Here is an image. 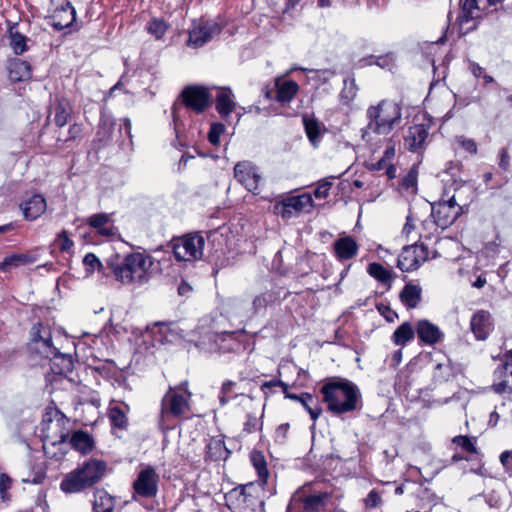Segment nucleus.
I'll return each instance as SVG.
<instances>
[{
	"mask_svg": "<svg viewBox=\"0 0 512 512\" xmlns=\"http://www.w3.org/2000/svg\"><path fill=\"white\" fill-rule=\"evenodd\" d=\"M331 182L329 181H321L317 188L314 191V195L318 199H324L329 195V190L331 188Z\"/></svg>",
	"mask_w": 512,
	"mask_h": 512,
	"instance_id": "53",
	"label": "nucleus"
},
{
	"mask_svg": "<svg viewBox=\"0 0 512 512\" xmlns=\"http://www.w3.org/2000/svg\"><path fill=\"white\" fill-rule=\"evenodd\" d=\"M274 213L281 216L283 219L288 220L294 216L291 208L287 206L286 199L277 202L273 207Z\"/></svg>",
	"mask_w": 512,
	"mask_h": 512,
	"instance_id": "43",
	"label": "nucleus"
},
{
	"mask_svg": "<svg viewBox=\"0 0 512 512\" xmlns=\"http://www.w3.org/2000/svg\"><path fill=\"white\" fill-rule=\"evenodd\" d=\"M462 213V207L456 203L455 196L440 200L432 205V216L437 226L445 229L452 225Z\"/></svg>",
	"mask_w": 512,
	"mask_h": 512,
	"instance_id": "11",
	"label": "nucleus"
},
{
	"mask_svg": "<svg viewBox=\"0 0 512 512\" xmlns=\"http://www.w3.org/2000/svg\"><path fill=\"white\" fill-rule=\"evenodd\" d=\"M366 115L368 124L363 130L362 138L369 140L370 133L388 135L402 119L401 107L398 103L382 100L377 105L370 106Z\"/></svg>",
	"mask_w": 512,
	"mask_h": 512,
	"instance_id": "4",
	"label": "nucleus"
},
{
	"mask_svg": "<svg viewBox=\"0 0 512 512\" xmlns=\"http://www.w3.org/2000/svg\"><path fill=\"white\" fill-rule=\"evenodd\" d=\"M470 71L477 78L483 75V68L477 63L470 64Z\"/></svg>",
	"mask_w": 512,
	"mask_h": 512,
	"instance_id": "62",
	"label": "nucleus"
},
{
	"mask_svg": "<svg viewBox=\"0 0 512 512\" xmlns=\"http://www.w3.org/2000/svg\"><path fill=\"white\" fill-rule=\"evenodd\" d=\"M268 298L265 294L258 295L253 300V310L254 312H258L260 309L266 307L268 303Z\"/></svg>",
	"mask_w": 512,
	"mask_h": 512,
	"instance_id": "55",
	"label": "nucleus"
},
{
	"mask_svg": "<svg viewBox=\"0 0 512 512\" xmlns=\"http://www.w3.org/2000/svg\"><path fill=\"white\" fill-rule=\"evenodd\" d=\"M476 0H464L462 5V12L465 18H474V10H477Z\"/></svg>",
	"mask_w": 512,
	"mask_h": 512,
	"instance_id": "52",
	"label": "nucleus"
},
{
	"mask_svg": "<svg viewBox=\"0 0 512 512\" xmlns=\"http://www.w3.org/2000/svg\"><path fill=\"white\" fill-rule=\"evenodd\" d=\"M33 349L44 358L56 357L59 353L51 340L50 330L41 323L35 324L31 329Z\"/></svg>",
	"mask_w": 512,
	"mask_h": 512,
	"instance_id": "13",
	"label": "nucleus"
},
{
	"mask_svg": "<svg viewBox=\"0 0 512 512\" xmlns=\"http://www.w3.org/2000/svg\"><path fill=\"white\" fill-rule=\"evenodd\" d=\"M303 407L308 411L313 421H316L322 410L318 406L317 401L314 399V397L309 393H303L300 395V401H299Z\"/></svg>",
	"mask_w": 512,
	"mask_h": 512,
	"instance_id": "34",
	"label": "nucleus"
},
{
	"mask_svg": "<svg viewBox=\"0 0 512 512\" xmlns=\"http://www.w3.org/2000/svg\"><path fill=\"white\" fill-rule=\"evenodd\" d=\"M494 324L491 314L485 310L476 311L470 320V329L478 341H484L493 331Z\"/></svg>",
	"mask_w": 512,
	"mask_h": 512,
	"instance_id": "16",
	"label": "nucleus"
},
{
	"mask_svg": "<svg viewBox=\"0 0 512 512\" xmlns=\"http://www.w3.org/2000/svg\"><path fill=\"white\" fill-rule=\"evenodd\" d=\"M224 132V125L220 123L212 124L208 133V139L211 144L218 145L220 141V135Z\"/></svg>",
	"mask_w": 512,
	"mask_h": 512,
	"instance_id": "46",
	"label": "nucleus"
},
{
	"mask_svg": "<svg viewBox=\"0 0 512 512\" xmlns=\"http://www.w3.org/2000/svg\"><path fill=\"white\" fill-rule=\"evenodd\" d=\"M422 289L419 285L407 284L400 293L401 301L409 308H415L421 301Z\"/></svg>",
	"mask_w": 512,
	"mask_h": 512,
	"instance_id": "28",
	"label": "nucleus"
},
{
	"mask_svg": "<svg viewBox=\"0 0 512 512\" xmlns=\"http://www.w3.org/2000/svg\"><path fill=\"white\" fill-rule=\"evenodd\" d=\"M37 260V256L34 253H15L9 256H6L0 262V271L7 272L13 268H18L21 266H26L34 263Z\"/></svg>",
	"mask_w": 512,
	"mask_h": 512,
	"instance_id": "21",
	"label": "nucleus"
},
{
	"mask_svg": "<svg viewBox=\"0 0 512 512\" xmlns=\"http://www.w3.org/2000/svg\"><path fill=\"white\" fill-rule=\"evenodd\" d=\"M451 373V368L448 364L438 363L435 367L434 377L438 380H446Z\"/></svg>",
	"mask_w": 512,
	"mask_h": 512,
	"instance_id": "50",
	"label": "nucleus"
},
{
	"mask_svg": "<svg viewBox=\"0 0 512 512\" xmlns=\"http://www.w3.org/2000/svg\"><path fill=\"white\" fill-rule=\"evenodd\" d=\"M429 259L428 248L424 244L405 246L397 260V267L403 272L417 270Z\"/></svg>",
	"mask_w": 512,
	"mask_h": 512,
	"instance_id": "9",
	"label": "nucleus"
},
{
	"mask_svg": "<svg viewBox=\"0 0 512 512\" xmlns=\"http://www.w3.org/2000/svg\"><path fill=\"white\" fill-rule=\"evenodd\" d=\"M285 199L287 201V206L291 208L294 215H298L303 212H310L314 206L311 195L307 193L290 196Z\"/></svg>",
	"mask_w": 512,
	"mask_h": 512,
	"instance_id": "26",
	"label": "nucleus"
},
{
	"mask_svg": "<svg viewBox=\"0 0 512 512\" xmlns=\"http://www.w3.org/2000/svg\"><path fill=\"white\" fill-rule=\"evenodd\" d=\"M259 494L260 489L250 483L232 489L226 494L225 500L232 512H261L263 501Z\"/></svg>",
	"mask_w": 512,
	"mask_h": 512,
	"instance_id": "6",
	"label": "nucleus"
},
{
	"mask_svg": "<svg viewBox=\"0 0 512 512\" xmlns=\"http://www.w3.org/2000/svg\"><path fill=\"white\" fill-rule=\"evenodd\" d=\"M234 177L248 191L258 193L261 175L253 163L249 161L238 162L234 167Z\"/></svg>",
	"mask_w": 512,
	"mask_h": 512,
	"instance_id": "14",
	"label": "nucleus"
},
{
	"mask_svg": "<svg viewBox=\"0 0 512 512\" xmlns=\"http://www.w3.org/2000/svg\"><path fill=\"white\" fill-rule=\"evenodd\" d=\"M428 137V129L425 125H414L410 127L406 137V143L411 151H416L422 148L425 140Z\"/></svg>",
	"mask_w": 512,
	"mask_h": 512,
	"instance_id": "25",
	"label": "nucleus"
},
{
	"mask_svg": "<svg viewBox=\"0 0 512 512\" xmlns=\"http://www.w3.org/2000/svg\"><path fill=\"white\" fill-rule=\"evenodd\" d=\"M46 437L52 439V444H64L69 440L71 447L80 452L87 454L94 448V440L88 432L77 430L69 438L66 425L69 419L58 409H51L44 415Z\"/></svg>",
	"mask_w": 512,
	"mask_h": 512,
	"instance_id": "2",
	"label": "nucleus"
},
{
	"mask_svg": "<svg viewBox=\"0 0 512 512\" xmlns=\"http://www.w3.org/2000/svg\"><path fill=\"white\" fill-rule=\"evenodd\" d=\"M252 460H253L254 466L258 472V475L261 478L267 477L268 471H267L266 464H265L263 457L259 454L254 455L252 457Z\"/></svg>",
	"mask_w": 512,
	"mask_h": 512,
	"instance_id": "51",
	"label": "nucleus"
},
{
	"mask_svg": "<svg viewBox=\"0 0 512 512\" xmlns=\"http://www.w3.org/2000/svg\"><path fill=\"white\" fill-rule=\"evenodd\" d=\"M110 221L108 214L100 213L90 216L87 223L94 229H97L103 235H111L112 229L106 228L105 226Z\"/></svg>",
	"mask_w": 512,
	"mask_h": 512,
	"instance_id": "33",
	"label": "nucleus"
},
{
	"mask_svg": "<svg viewBox=\"0 0 512 512\" xmlns=\"http://www.w3.org/2000/svg\"><path fill=\"white\" fill-rule=\"evenodd\" d=\"M415 332L417 333L419 340L427 345L437 343L442 337V333L438 326L426 319L417 322Z\"/></svg>",
	"mask_w": 512,
	"mask_h": 512,
	"instance_id": "18",
	"label": "nucleus"
},
{
	"mask_svg": "<svg viewBox=\"0 0 512 512\" xmlns=\"http://www.w3.org/2000/svg\"><path fill=\"white\" fill-rule=\"evenodd\" d=\"M105 471L104 461L91 459L67 474L61 481L60 488L65 493H79L97 483Z\"/></svg>",
	"mask_w": 512,
	"mask_h": 512,
	"instance_id": "5",
	"label": "nucleus"
},
{
	"mask_svg": "<svg viewBox=\"0 0 512 512\" xmlns=\"http://www.w3.org/2000/svg\"><path fill=\"white\" fill-rule=\"evenodd\" d=\"M222 28L214 21L194 20L189 29V38L187 45L193 48H199L220 34Z\"/></svg>",
	"mask_w": 512,
	"mask_h": 512,
	"instance_id": "10",
	"label": "nucleus"
},
{
	"mask_svg": "<svg viewBox=\"0 0 512 512\" xmlns=\"http://www.w3.org/2000/svg\"><path fill=\"white\" fill-rule=\"evenodd\" d=\"M456 142L470 154H476L478 151L477 144L473 139L467 138L465 136H458L456 138Z\"/></svg>",
	"mask_w": 512,
	"mask_h": 512,
	"instance_id": "45",
	"label": "nucleus"
},
{
	"mask_svg": "<svg viewBox=\"0 0 512 512\" xmlns=\"http://www.w3.org/2000/svg\"><path fill=\"white\" fill-rule=\"evenodd\" d=\"M392 57L391 55H385V56H380L376 59L375 61V64L384 68V67H388L390 65V63L392 62Z\"/></svg>",
	"mask_w": 512,
	"mask_h": 512,
	"instance_id": "59",
	"label": "nucleus"
},
{
	"mask_svg": "<svg viewBox=\"0 0 512 512\" xmlns=\"http://www.w3.org/2000/svg\"><path fill=\"white\" fill-rule=\"evenodd\" d=\"M108 416H109L111 424L114 427H117L119 429H124L127 427L128 419L126 416V412L123 411L120 407H118V406L110 407Z\"/></svg>",
	"mask_w": 512,
	"mask_h": 512,
	"instance_id": "35",
	"label": "nucleus"
},
{
	"mask_svg": "<svg viewBox=\"0 0 512 512\" xmlns=\"http://www.w3.org/2000/svg\"><path fill=\"white\" fill-rule=\"evenodd\" d=\"M10 47L15 54L21 55L27 50V38L18 31L17 25L9 28Z\"/></svg>",
	"mask_w": 512,
	"mask_h": 512,
	"instance_id": "31",
	"label": "nucleus"
},
{
	"mask_svg": "<svg viewBox=\"0 0 512 512\" xmlns=\"http://www.w3.org/2000/svg\"><path fill=\"white\" fill-rule=\"evenodd\" d=\"M46 200L41 194H35L22 206L26 219L35 220L46 211Z\"/></svg>",
	"mask_w": 512,
	"mask_h": 512,
	"instance_id": "22",
	"label": "nucleus"
},
{
	"mask_svg": "<svg viewBox=\"0 0 512 512\" xmlns=\"http://www.w3.org/2000/svg\"><path fill=\"white\" fill-rule=\"evenodd\" d=\"M115 506L114 498L103 489L96 490L94 493V512L113 511Z\"/></svg>",
	"mask_w": 512,
	"mask_h": 512,
	"instance_id": "29",
	"label": "nucleus"
},
{
	"mask_svg": "<svg viewBox=\"0 0 512 512\" xmlns=\"http://www.w3.org/2000/svg\"><path fill=\"white\" fill-rule=\"evenodd\" d=\"M289 428H290V426L288 423L281 424L277 427L276 432H275V439L277 442H279V443L285 442V440L287 439Z\"/></svg>",
	"mask_w": 512,
	"mask_h": 512,
	"instance_id": "54",
	"label": "nucleus"
},
{
	"mask_svg": "<svg viewBox=\"0 0 512 512\" xmlns=\"http://www.w3.org/2000/svg\"><path fill=\"white\" fill-rule=\"evenodd\" d=\"M70 116V109L67 102L60 101L55 107V123L59 127L67 124Z\"/></svg>",
	"mask_w": 512,
	"mask_h": 512,
	"instance_id": "37",
	"label": "nucleus"
},
{
	"mask_svg": "<svg viewBox=\"0 0 512 512\" xmlns=\"http://www.w3.org/2000/svg\"><path fill=\"white\" fill-rule=\"evenodd\" d=\"M153 260L149 255L134 252L126 255L121 261L118 257L106 262L107 275L111 274L122 284H144L149 281Z\"/></svg>",
	"mask_w": 512,
	"mask_h": 512,
	"instance_id": "1",
	"label": "nucleus"
},
{
	"mask_svg": "<svg viewBox=\"0 0 512 512\" xmlns=\"http://www.w3.org/2000/svg\"><path fill=\"white\" fill-rule=\"evenodd\" d=\"M500 462L503 465L506 473L512 477V449L506 450L500 455Z\"/></svg>",
	"mask_w": 512,
	"mask_h": 512,
	"instance_id": "49",
	"label": "nucleus"
},
{
	"mask_svg": "<svg viewBox=\"0 0 512 512\" xmlns=\"http://www.w3.org/2000/svg\"><path fill=\"white\" fill-rule=\"evenodd\" d=\"M236 386V383L234 381H226L223 383L221 387V395L219 397L220 402L222 405H225L229 399L232 397L231 393L233 392V388Z\"/></svg>",
	"mask_w": 512,
	"mask_h": 512,
	"instance_id": "47",
	"label": "nucleus"
},
{
	"mask_svg": "<svg viewBox=\"0 0 512 512\" xmlns=\"http://www.w3.org/2000/svg\"><path fill=\"white\" fill-rule=\"evenodd\" d=\"M415 329L409 322L402 323L393 333L392 341L395 345L404 347L408 342L413 340Z\"/></svg>",
	"mask_w": 512,
	"mask_h": 512,
	"instance_id": "30",
	"label": "nucleus"
},
{
	"mask_svg": "<svg viewBox=\"0 0 512 512\" xmlns=\"http://www.w3.org/2000/svg\"><path fill=\"white\" fill-rule=\"evenodd\" d=\"M334 251L339 260H350L358 253V244L351 236H344L337 239L334 244Z\"/></svg>",
	"mask_w": 512,
	"mask_h": 512,
	"instance_id": "19",
	"label": "nucleus"
},
{
	"mask_svg": "<svg viewBox=\"0 0 512 512\" xmlns=\"http://www.w3.org/2000/svg\"><path fill=\"white\" fill-rule=\"evenodd\" d=\"M276 100L281 105H286L292 101L299 90L298 84L293 80H275Z\"/></svg>",
	"mask_w": 512,
	"mask_h": 512,
	"instance_id": "20",
	"label": "nucleus"
},
{
	"mask_svg": "<svg viewBox=\"0 0 512 512\" xmlns=\"http://www.w3.org/2000/svg\"><path fill=\"white\" fill-rule=\"evenodd\" d=\"M334 72L329 69L311 70L309 79L314 80L318 85L327 83L333 76Z\"/></svg>",
	"mask_w": 512,
	"mask_h": 512,
	"instance_id": "38",
	"label": "nucleus"
},
{
	"mask_svg": "<svg viewBox=\"0 0 512 512\" xmlns=\"http://www.w3.org/2000/svg\"><path fill=\"white\" fill-rule=\"evenodd\" d=\"M416 183V178L415 176L409 174L407 177L404 178L403 180V186L405 188H410V187H413Z\"/></svg>",
	"mask_w": 512,
	"mask_h": 512,
	"instance_id": "63",
	"label": "nucleus"
},
{
	"mask_svg": "<svg viewBox=\"0 0 512 512\" xmlns=\"http://www.w3.org/2000/svg\"><path fill=\"white\" fill-rule=\"evenodd\" d=\"M262 423L260 421V418H258L255 415L248 414L247 420L244 423L243 431L247 434L254 433L257 430L261 429Z\"/></svg>",
	"mask_w": 512,
	"mask_h": 512,
	"instance_id": "44",
	"label": "nucleus"
},
{
	"mask_svg": "<svg viewBox=\"0 0 512 512\" xmlns=\"http://www.w3.org/2000/svg\"><path fill=\"white\" fill-rule=\"evenodd\" d=\"M83 263L86 266L87 271L90 273L95 270L101 271L104 268L99 258L93 253L86 254L83 259Z\"/></svg>",
	"mask_w": 512,
	"mask_h": 512,
	"instance_id": "39",
	"label": "nucleus"
},
{
	"mask_svg": "<svg viewBox=\"0 0 512 512\" xmlns=\"http://www.w3.org/2000/svg\"><path fill=\"white\" fill-rule=\"evenodd\" d=\"M273 386H280L283 388L284 392H286L287 388H288V385L286 383H284L283 381L281 380H273V381H269V382H264L261 386L262 390H264L265 388H270V387H273Z\"/></svg>",
	"mask_w": 512,
	"mask_h": 512,
	"instance_id": "58",
	"label": "nucleus"
},
{
	"mask_svg": "<svg viewBox=\"0 0 512 512\" xmlns=\"http://www.w3.org/2000/svg\"><path fill=\"white\" fill-rule=\"evenodd\" d=\"M236 103L234 101V95L230 88H221L216 97V110L221 117L226 118L235 109Z\"/></svg>",
	"mask_w": 512,
	"mask_h": 512,
	"instance_id": "23",
	"label": "nucleus"
},
{
	"mask_svg": "<svg viewBox=\"0 0 512 512\" xmlns=\"http://www.w3.org/2000/svg\"><path fill=\"white\" fill-rule=\"evenodd\" d=\"M367 508H376L382 503L381 495L376 490H371L364 499Z\"/></svg>",
	"mask_w": 512,
	"mask_h": 512,
	"instance_id": "48",
	"label": "nucleus"
},
{
	"mask_svg": "<svg viewBox=\"0 0 512 512\" xmlns=\"http://www.w3.org/2000/svg\"><path fill=\"white\" fill-rule=\"evenodd\" d=\"M191 393L183 395L173 387L162 398L159 424L162 429L168 428L171 419L181 418L190 412Z\"/></svg>",
	"mask_w": 512,
	"mask_h": 512,
	"instance_id": "7",
	"label": "nucleus"
},
{
	"mask_svg": "<svg viewBox=\"0 0 512 512\" xmlns=\"http://www.w3.org/2000/svg\"><path fill=\"white\" fill-rule=\"evenodd\" d=\"M205 241L200 235H187L174 242L173 252L179 261L200 259L203 255Z\"/></svg>",
	"mask_w": 512,
	"mask_h": 512,
	"instance_id": "8",
	"label": "nucleus"
},
{
	"mask_svg": "<svg viewBox=\"0 0 512 512\" xmlns=\"http://www.w3.org/2000/svg\"><path fill=\"white\" fill-rule=\"evenodd\" d=\"M304 126L306 134L311 141V143L314 146H317V143L319 142L321 133H320V126L317 120L313 118H306L304 117Z\"/></svg>",
	"mask_w": 512,
	"mask_h": 512,
	"instance_id": "36",
	"label": "nucleus"
},
{
	"mask_svg": "<svg viewBox=\"0 0 512 512\" xmlns=\"http://www.w3.org/2000/svg\"><path fill=\"white\" fill-rule=\"evenodd\" d=\"M499 418H500V416L496 411L491 412L490 418L488 421L489 426L495 427L499 421Z\"/></svg>",
	"mask_w": 512,
	"mask_h": 512,
	"instance_id": "64",
	"label": "nucleus"
},
{
	"mask_svg": "<svg viewBox=\"0 0 512 512\" xmlns=\"http://www.w3.org/2000/svg\"><path fill=\"white\" fill-rule=\"evenodd\" d=\"M453 443L460 446L464 451L474 454L477 453L475 444L471 441L468 436H456L453 438Z\"/></svg>",
	"mask_w": 512,
	"mask_h": 512,
	"instance_id": "40",
	"label": "nucleus"
},
{
	"mask_svg": "<svg viewBox=\"0 0 512 512\" xmlns=\"http://www.w3.org/2000/svg\"><path fill=\"white\" fill-rule=\"evenodd\" d=\"M191 291L192 287L186 282H182L178 287V293L181 296H187Z\"/></svg>",
	"mask_w": 512,
	"mask_h": 512,
	"instance_id": "61",
	"label": "nucleus"
},
{
	"mask_svg": "<svg viewBox=\"0 0 512 512\" xmlns=\"http://www.w3.org/2000/svg\"><path fill=\"white\" fill-rule=\"evenodd\" d=\"M367 271L373 278L382 284L390 285L393 281L392 273L380 263L374 262L369 264Z\"/></svg>",
	"mask_w": 512,
	"mask_h": 512,
	"instance_id": "32",
	"label": "nucleus"
},
{
	"mask_svg": "<svg viewBox=\"0 0 512 512\" xmlns=\"http://www.w3.org/2000/svg\"><path fill=\"white\" fill-rule=\"evenodd\" d=\"M81 131H82V129H81V127L79 125H77V124L72 125L69 128V135L70 136H69V138L66 141L72 140V139H76L80 135Z\"/></svg>",
	"mask_w": 512,
	"mask_h": 512,
	"instance_id": "60",
	"label": "nucleus"
},
{
	"mask_svg": "<svg viewBox=\"0 0 512 512\" xmlns=\"http://www.w3.org/2000/svg\"><path fill=\"white\" fill-rule=\"evenodd\" d=\"M75 19L76 11L74 7L69 1L61 0L50 16V23L55 29L62 30L71 26Z\"/></svg>",
	"mask_w": 512,
	"mask_h": 512,
	"instance_id": "17",
	"label": "nucleus"
},
{
	"mask_svg": "<svg viewBox=\"0 0 512 512\" xmlns=\"http://www.w3.org/2000/svg\"><path fill=\"white\" fill-rule=\"evenodd\" d=\"M55 245H57L62 252H70L74 243L68 237L67 232L63 230L57 235V238L55 239Z\"/></svg>",
	"mask_w": 512,
	"mask_h": 512,
	"instance_id": "41",
	"label": "nucleus"
},
{
	"mask_svg": "<svg viewBox=\"0 0 512 512\" xmlns=\"http://www.w3.org/2000/svg\"><path fill=\"white\" fill-rule=\"evenodd\" d=\"M167 30V25L158 19H153L148 24V31L153 34L157 39L162 38Z\"/></svg>",
	"mask_w": 512,
	"mask_h": 512,
	"instance_id": "42",
	"label": "nucleus"
},
{
	"mask_svg": "<svg viewBox=\"0 0 512 512\" xmlns=\"http://www.w3.org/2000/svg\"><path fill=\"white\" fill-rule=\"evenodd\" d=\"M414 229H415L414 219L411 215H408L406 218V223L402 230V234L408 238Z\"/></svg>",
	"mask_w": 512,
	"mask_h": 512,
	"instance_id": "57",
	"label": "nucleus"
},
{
	"mask_svg": "<svg viewBox=\"0 0 512 512\" xmlns=\"http://www.w3.org/2000/svg\"><path fill=\"white\" fill-rule=\"evenodd\" d=\"M509 160H510V157H509L507 149H505V148L501 149V151L499 153V166L504 171H507L509 168Z\"/></svg>",
	"mask_w": 512,
	"mask_h": 512,
	"instance_id": "56",
	"label": "nucleus"
},
{
	"mask_svg": "<svg viewBox=\"0 0 512 512\" xmlns=\"http://www.w3.org/2000/svg\"><path fill=\"white\" fill-rule=\"evenodd\" d=\"M135 492L144 498H151L158 491V475L151 466L143 468L133 483Z\"/></svg>",
	"mask_w": 512,
	"mask_h": 512,
	"instance_id": "15",
	"label": "nucleus"
},
{
	"mask_svg": "<svg viewBox=\"0 0 512 512\" xmlns=\"http://www.w3.org/2000/svg\"><path fill=\"white\" fill-rule=\"evenodd\" d=\"M31 67L28 62L16 59L9 64V78L14 81H25L31 78Z\"/></svg>",
	"mask_w": 512,
	"mask_h": 512,
	"instance_id": "27",
	"label": "nucleus"
},
{
	"mask_svg": "<svg viewBox=\"0 0 512 512\" xmlns=\"http://www.w3.org/2000/svg\"><path fill=\"white\" fill-rule=\"evenodd\" d=\"M180 97L185 106L196 113L205 111L211 104L209 89L203 86H187Z\"/></svg>",
	"mask_w": 512,
	"mask_h": 512,
	"instance_id": "12",
	"label": "nucleus"
},
{
	"mask_svg": "<svg viewBox=\"0 0 512 512\" xmlns=\"http://www.w3.org/2000/svg\"><path fill=\"white\" fill-rule=\"evenodd\" d=\"M329 411L340 415L357 409L361 394L358 387L346 379H336L325 383L321 390Z\"/></svg>",
	"mask_w": 512,
	"mask_h": 512,
	"instance_id": "3",
	"label": "nucleus"
},
{
	"mask_svg": "<svg viewBox=\"0 0 512 512\" xmlns=\"http://www.w3.org/2000/svg\"><path fill=\"white\" fill-rule=\"evenodd\" d=\"M329 494L326 492L299 497L303 512H322L325 509Z\"/></svg>",
	"mask_w": 512,
	"mask_h": 512,
	"instance_id": "24",
	"label": "nucleus"
}]
</instances>
